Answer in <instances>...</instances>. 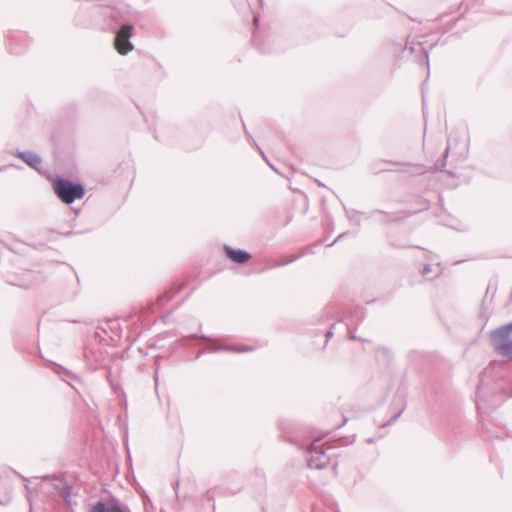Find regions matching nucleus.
<instances>
[{
    "label": "nucleus",
    "instance_id": "nucleus-1",
    "mask_svg": "<svg viewBox=\"0 0 512 512\" xmlns=\"http://www.w3.org/2000/svg\"><path fill=\"white\" fill-rule=\"evenodd\" d=\"M130 5L124 3L102 5L97 3L81 5L75 15V22L84 28L97 29L103 32L118 27L119 16L127 12Z\"/></svg>",
    "mask_w": 512,
    "mask_h": 512
},
{
    "label": "nucleus",
    "instance_id": "nucleus-2",
    "mask_svg": "<svg viewBox=\"0 0 512 512\" xmlns=\"http://www.w3.org/2000/svg\"><path fill=\"white\" fill-rule=\"evenodd\" d=\"M119 17L118 27L110 31L114 33V45L117 52L121 55H127L134 49L130 38L134 32V21L137 18V12L131 7L129 11L122 12Z\"/></svg>",
    "mask_w": 512,
    "mask_h": 512
},
{
    "label": "nucleus",
    "instance_id": "nucleus-3",
    "mask_svg": "<svg viewBox=\"0 0 512 512\" xmlns=\"http://www.w3.org/2000/svg\"><path fill=\"white\" fill-rule=\"evenodd\" d=\"M317 442L318 440L312 442L305 452L307 466L310 469L316 470H322L328 466H331L334 474L336 475L338 462L330 453L333 449L331 447L324 449L323 445L317 444Z\"/></svg>",
    "mask_w": 512,
    "mask_h": 512
},
{
    "label": "nucleus",
    "instance_id": "nucleus-4",
    "mask_svg": "<svg viewBox=\"0 0 512 512\" xmlns=\"http://www.w3.org/2000/svg\"><path fill=\"white\" fill-rule=\"evenodd\" d=\"M488 340L498 356L512 361V321L491 330Z\"/></svg>",
    "mask_w": 512,
    "mask_h": 512
},
{
    "label": "nucleus",
    "instance_id": "nucleus-5",
    "mask_svg": "<svg viewBox=\"0 0 512 512\" xmlns=\"http://www.w3.org/2000/svg\"><path fill=\"white\" fill-rule=\"evenodd\" d=\"M4 278L10 285L29 289L44 282L45 276L38 270L17 268L6 271Z\"/></svg>",
    "mask_w": 512,
    "mask_h": 512
},
{
    "label": "nucleus",
    "instance_id": "nucleus-6",
    "mask_svg": "<svg viewBox=\"0 0 512 512\" xmlns=\"http://www.w3.org/2000/svg\"><path fill=\"white\" fill-rule=\"evenodd\" d=\"M53 190L57 197L65 204H71L75 200L82 199L85 195V187L82 183L63 177H58L54 180Z\"/></svg>",
    "mask_w": 512,
    "mask_h": 512
},
{
    "label": "nucleus",
    "instance_id": "nucleus-7",
    "mask_svg": "<svg viewBox=\"0 0 512 512\" xmlns=\"http://www.w3.org/2000/svg\"><path fill=\"white\" fill-rule=\"evenodd\" d=\"M42 481H50L54 490L63 498L67 504H71L72 487L64 478L56 475H44L41 477Z\"/></svg>",
    "mask_w": 512,
    "mask_h": 512
},
{
    "label": "nucleus",
    "instance_id": "nucleus-8",
    "mask_svg": "<svg viewBox=\"0 0 512 512\" xmlns=\"http://www.w3.org/2000/svg\"><path fill=\"white\" fill-rule=\"evenodd\" d=\"M83 357L86 365L91 371H96L104 361V352L101 348L93 349L89 346L84 348Z\"/></svg>",
    "mask_w": 512,
    "mask_h": 512
},
{
    "label": "nucleus",
    "instance_id": "nucleus-9",
    "mask_svg": "<svg viewBox=\"0 0 512 512\" xmlns=\"http://www.w3.org/2000/svg\"><path fill=\"white\" fill-rule=\"evenodd\" d=\"M405 51H409L410 54H415V60L419 63V65H425L429 70V56L425 48L421 43L416 44H408L406 43Z\"/></svg>",
    "mask_w": 512,
    "mask_h": 512
},
{
    "label": "nucleus",
    "instance_id": "nucleus-10",
    "mask_svg": "<svg viewBox=\"0 0 512 512\" xmlns=\"http://www.w3.org/2000/svg\"><path fill=\"white\" fill-rule=\"evenodd\" d=\"M223 249L226 257L236 264H245L252 258L249 252L242 249H235L229 245H224Z\"/></svg>",
    "mask_w": 512,
    "mask_h": 512
},
{
    "label": "nucleus",
    "instance_id": "nucleus-11",
    "mask_svg": "<svg viewBox=\"0 0 512 512\" xmlns=\"http://www.w3.org/2000/svg\"><path fill=\"white\" fill-rule=\"evenodd\" d=\"M23 162H25L29 167L39 170L42 164V159L39 155L30 152V151H17L16 154Z\"/></svg>",
    "mask_w": 512,
    "mask_h": 512
},
{
    "label": "nucleus",
    "instance_id": "nucleus-12",
    "mask_svg": "<svg viewBox=\"0 0 512 512\" xmlns=\"http://www.w3.org/2000/svg\"><path fill=\"white\" fill-rule=\"evenodd\" d=\"M253 347L251 346H233V345H227V344H217L212 345L207 348V351L210 353H217L220 351H228V352H236V353H243V352H249L252 351Z\"/></svg>",
    "mask_w": 512,
    "mask_h": 512
},
{
    "label": "nucleus",
    "instance_id": "nucleus-13",
    "mask_svg": "<svg viewBox=\"0 0 512 512\" xmlns=\"http://www.w3.org/2000/svg\"><path fill=\"white\" fill-rule=\"evenodd\" d=\"M381 214L386 217V219L382 220V223H399L403 221L405 218L409 217L411 213L407 212H385L383 210L376 209L371 212V215L373 214Z\"/></svg>",
    "mask_w": 512,
    "mask_h": 512
},
{
    "label": "nucleus",
    "instance_id": "nucleus-14",
    "mask_svg": "<svg viewBox=\"0 0 512 512\" xmlns=\"http://www.w3.org/2000/svg\"><path fill=\"white\" fill-rule=\"evenodd\" d=\"M108 507V512H131L128 506L120 504L119 500L115 497H111L108 502H105Z\"/></svg>",
    "mask_w": 512,
    "mask_h": 512
},
{
    "label": "nucleus",
    "instance_id": "nucleus-15",
    "mask_svg": "<svg viewBox=\"0 0 512 512\" xmlns=\"http://www.w3.org/2000/svg\"><path fill=\"white\" fill-rule=\"evenodd\" d=\"M366 316L365 309L362 307H355L350 315V323H347V326L349 327L353 323L359 324L361 323Z\"/></svg>",
    "mask_w": 512,
    "mask_h": 512
},
{
    "label": "nucleus",
    "instance_id": "nucleus-16",
    "mask_svg": "<svg viewBox=\"0 0 512 512\" xmlns=\"http://www.w3.org/2000/svg\"><path fill=\"white\" fill-rule=\"evenodd\" d=\"M345 215L348 218V220L354 224L357 228H360L361 226V220H360V212L354 209H348L345 205H343Z\"/></svg>",
    "mask_w": 512,
    "mask_h": 512
},
{
    "label": "nucleus",
    "instance_id": "nucleus-17",
    "mask_svg": "<svg viewBox=\"0 0 512 512\" xmlns=\"http://www.w3.org/2000/svg\"><path fill=\"white\" fill-rule=\"evenodd\" d=\"M252 42L261 53H273L277 51L276 49L265 47L264 44H262L259 35L256 31L253 32Z\"/></svg>",
    "mask_w": 512,
    "mask_h": 512
},
{
    "label": "nucleus",
    "instance_id": "nucleus-18",
    "mask_svg": "<svg viewBox=\"0 0 512 512\" xmlns=\"http://www.w3.org/2000/svg\"><path fill=\"white\" fill-rule=\"evenodd\" d=\"M393 164L397 165H406V163L393 162ZM409 166L408 172L411 175H422L426 172L425 167L421 164H407Z\"/></svg>",
    "mask_w": 512,
    "mask_h": 512
},
{
    "label": "nucleus",
    "instance_id": "nucleus-19",
    "mask_svg": "<svg viewBox=\"0 0 512 512\" xmlns=\"http://www.w3.org/2000/svg\"><path fill=\"white\" fill-rule=\"evenodd\" d=\"M484 0H463L461 2V6H465V11L469 10H475L478 11V9L483 5Z\"/></svg>",
    "mask_w": 512,
    "mask_h": 512
},
{
    "label": "nucleus",
    "instance_id": "nucleus-20",
    "mask_svg": "<svg viewBox=\"0 0 512 512\" xmlns=\"http://www.w3.org/2000/svg\"><path fill=\"white\" fill-rule=\"evenodd\" d=\"M449 151H450V145L448 144V146L446 147L445 151H444V154H443V158L441 160H438L434 166H433V171H443V169L445 168L446 166V160L448 158V155H449Z\"/></svg>",
    "mask_w": 512,
    "mask_h": 512
},
{
    "label": "nucleus",
    "instance_id": "nucleus-21",
    "mask_svg": "<svg viewBox=\"0 0 512 512\" xmlns=\"http://www.w3.org/2000/svg\"><path fill=\"white\" fill-rule=\"evenodd\" d=\"M388 239L390 244L396 248H407L410 246L405 239L397 238L393 234H389Z\"/></svg>",
    "mask_w": 512,
    "mask_h": 512
},
{
    "label": "nucleus",
    "instance_id": "nucleus-22",
    "mask_svg": "<svg viewBox=\"0 0 512 512\" xmlns=\"http://www.w3.org/2000/svg\"><path fill=\"white\" fill-rule=\"evenodd\" d=\"M405 408H406V403L404 402L401 409L397 413H395L392 417H390V419L387 420L385 423L380 425V429L386 428V427L392 425L393 423H395L398 420V418L401 416V414L403 413Z\"/></svg>",
    "mask_w": 512,
    "mask_h": 512
},
{
    "label": "nucleus",
    "instance_id": "nucleus-23",
    "mask_svg": "<svg viewBox=\"0 0 512 512\" xmlns=\"http://www.w3.org/2000/svg\"><path fill=\"white\" fill-rule=\"evenodd\" d=\"M184 338H187V339H201V340H203L205 342L212 343V344L218 343L217 339L211 338V337L206 336L204 334L193 333V334H189L187 336H184Z\"/></svg>",
    "mask_w": 512,
    "mask_h": 512
},
{
    "label": "nucleus",
    "instance_id": "nucleus-24",
    "mask_svg": "<svg viewBox=\"0 0 512 512\" xmlns=\"http://www.w3.org/2000/svg\"><path fill=\"white\" fill-rule=\"evenodd\" d=\"M142 501L144 512H155V507L153 506L151 499L146 493H143Z\"/></svg>",
    "mask_w": 512,
    "mask_h": 512
},
{
    "label": "nucleus",
    "instance_id": "nucleus-25",
    "mask_svg": "<svg viewBox=\"0 0 512 512\" xmlns=\"http://www.w3.org/2000/svg\"><path fill=\"white\" fill-rule=\"evenodd\" d=\"M280 428L282 429L284 437L286 438L287 441L298 445L299 448H301V449L303 448V445L298 442V440L295 436L290 435V433L288 431H285V429L281 425H280Z\"/></svg>",
    "mask_w": 512,
    "mask_h": 512
},
{
    "label": "nucleus",
    "instance_id": "nucleus-26",
    "mask_svg": "<svg viewBox=\"0 0 512 512\" xmlns=\"http://www.w3.org/2000/svg\"><path fill=\"white\" fill-rule=\"evenodd\" d=\"M105 501H98L91 509V512H108Z\"/></svg>",
    "mask_w": 512,
    "mask_h": 512
},
{
    "label": "nucleus",
    "instance_id": "nucleus-27",
    "mask_svg": "<svg viewBox=\"0 0 512 512\" xmlns=\"http://www.w3.org/2000/svg\"><path fill=\"white\" fill-rule=\"evenodd\" d=\"M21 478H22L26 483H28V482H29V480H28L26 477L21 476ZM25 489H26V492H27V500H28V502H29V504H30V512H32L31 489H30V487L28 486V484H25Z\"/></svg>",
    "mask_w": 512,
    "mask_h": 512
},
{
    "label": "nucleus",
    "instance_id": "nucleus-28",
    "mask_svg": "<svg viewBox=\"0 0 512 512\" xmlns=\"http://www.w3.org/2000/svg\"><path fill=\"white\" fill-rule=\"evenodd\" d=\"M106 378L108 380V382L110 383L111 385V388L114 390V392L116 393L117 392V389H118V384L114 383L113 379H112V375H111V371L108 370L107 371V374H106Z\"/></svg>",
    "mask_w": 512,
    "mask_h": 512
},
{
    "label": "nucleus",
    "instance_id": "nucleus-29",
    "mask_svg": "<svg viewBox=\"0 0 512 512\" xmlns=\"http://www.w3.org/2000/svg\"><path fill=\"white\" fill-rule=\"evenodd\" d=\"M297 259H298V257H297V256H295V257H293V258H291V259H289V260H286V261H283V262L276 263L273 267L286 266V265H288V264H290V263L294 262V261H295V260H297Z\"/></svg>",
    "mask_w": 512,
    "mask_h": 512
},
{
    "label": "nucleus",
    "instance_id": "nucleus-30",
    "mask_svg": "<svg viewBox=\"0 0 512 512\" xmlns=\"http://www.w3.org/2000/svg\"><path fill=\"white\" fill-rule=\"evenodd\" d=\"M347 235H349V232H343L340 235L337 236V238L329 245L330 247L334 246L337 242L340 240H343Z\"/></svg>",
    "mask_w": 512,
    "mask_h": 512
},
{
    "label": "nucleus",
    "instance_id": "nucleus-31",
    "mask_svg": "<svg viewBox=\"0 0 512 512\" xmlns=\"http://www.w3.org/2000/svg\"><path fill=\"white\" fill-rule=\"evenodd\" d=\"M376 352L382 353L383 355H385L387 357L391 356V351L387 347H378Z\"/></svg>",
    "mask_w": 512,
    "mask_h": 512
},
{
    "label": "nucleus",
    "instance_id": "nucleus-32",
    "mask_svg": "<svg viewBox=\"0 0 512 512\" xmlns=\"http://www.w3.org/2000/svg\"><path fill=\"white\" fill-rule=\"evenodd\" d=\"M206 502L210 508V512H214V510H215L214 502H213L212 497H210L208 493L206 496Z\"/></svg>",
    "mask_w": 512,
    "mask_h": 512
},
{
    "label": "nucleus",
    "instance_id": "nucleus-33",
    "mask_svg": "<svg viewBox=\"0 0 512 512\" xmlns=\"http://www.w3.org/2000/svg\"><path fill=\"white\" fill-rule=\"evenodd\" d=\"M58 368L61 370V372L59 371L58 374L61 375V376H67V377H71L72 374L70 371H68L67 369H65L64 367L62 366H58Z\"/></svg>",
    "mask_w": 512,
    "mask_h": 512
},
{
    "label": "nucleus",
    "instance_id": "nucleus-34",
    "mask_svg": "<svg viewBox=\"0 0 512 512\" xmlns=\"http://www.w3.org/2000/svg\"><path fill=\"white\" fill-rule=\"evenodd\" d=\"M384 437V434L380 433L376 438L375 437H370V438H367L366 439V443L368 444H373L375 443L377 440L381 439Z\"/></svg>",
    "mask_w": 512,
    "mask_h": 512
},
{
    "label": "nucleus",
    "instance_id": "nucleus-35",
    "mask_svg": "<svg viewBox=\"0 0 512 512\" xmlns=\"http://www.w3.org/2000/svg\"><path fill=\"white\" fill-rule=\"evenodd\" d=\"M431 270H432L431 265H430V264H426V265L423 267V269H422V271H421V274H422L423 276H427V275L431 272Z\"/></svg>",
    "mask_w": 512,
    "mask_h": 512
},
{
    "label": "nucleus",
    "instance_id": "nucleus-36",
    "mask_svg": "<svg viewBox=\"0 0 512 512\" xmlns=\"http://www.w3.org/2000/svg\"><path fill=\"white\" fill-rule=\"evenodd\" d=\"M172 297H173V294H168V293H166V294H164V295L160 296L158 300H159V302L168 301V300H170Z\"/></svg>",
    "mask_w": 512,
    "mask_h": 512
},
{
    "label": "nucleus",
    "instance_id": "nucleus-37",
    "mask_svg": "<svg viewBox=\"0 0 512 512\" xmlns=\"http://www.w3.org/2000/svg\"><path fill=\"white\" fill-rule=\"evenodd\" d=\"M334 325L335 324H332L331 328L329 330H327L326 333H325L326 342H328L330 340V338L333 336L332 328L334 327Z\"/></svg>",
    "mask_w": 512,
    "mask_h": 512
},
{
    "label": "nucleus",
    "instance_id": "nucleus-38",
    "mask_svg": "<svg viewBox=\"0 0 512 512\" xmlns=\"http://www.w3.org/2000/svg\"><path fill=\"white\" fill-rule=\"evenodd\" d=\"M22 51L23 50L21 48H19V49L18 48H13L12 44H10V46H9V52L10 53L20 54V53H22Z\"/></svg>",
    "mask_w": 512,
    "mask_h": 512
},
{
    "label": "nucleus",
    "instance_id": "nucleus-39",
    "mask_svg": "<svg viewBox=\"0 0 512 512\" xmlns=\"http://www.w3.org/2000/svg\"><path fill=\"white\" fill-rule=\"evenodd\" d=\"M253 144L254 146L258 149L259 153L261 154V156L266 160L268 161L264 151L257 145V143L253 140Z\"/></svg>",
    "mask_w": 512,
    "mask_h": 512
},
{
    "label": "nucleus",
    "instance_id": "nucleus-40",
    "mask_svg": "<svg viewBox=\"0 0 512 512\" xmlns=\"http://www.w3.org/2000/svg\"><path fill=\"white\" fill-rule=\"evenodd\" d=\"M158 370H159V367L157 366L155 368V373H154V381H155V388L157 389L158 387Z\"/></svg>",
    "mask_w": 512,
    "mask_h": 512
},
{
    "label": "nucleus",
    "instance_id": "nucleus-41",
    "mask_svg": "<svg viewBox=\"0 0 512 512\" xmlns=\"http://www.w3.org/2000/svg\"><path fill=\"white\" fill-rule=\"evenodd\" d=\"M253 25H254L255 29L258 28V25H259V17L258 16L253 17Z\"/></svg>",
    "mask_w": 512,
    "mask_h": 512
},
{
    "label": "nucleus",
    "instance_id": "nucleus-42",
    "mask_svg": "<svg viewBox=\"0 0 512 512\" xmlns=\"http://www.w3.org/2000/svg\"><path fill=\"white\" fill-rule=\"evenodd\" d=\"M348 329H350V326L348 327ZM349 338L352 339V340H355V339H358L355 334L352 333L351 330H349Z\"/></svg>",
    "mask_w": 512,
    "mask_h": 512
},
{
    "label": "nucleus",
    "instance_id": "nucleus-43",
    "mask_svg": "<svg viewBox=\"0 0 512 512\" xmlns=\"http://www.w3.org/2000/svg\"><path fill=\"white\" fill-rule=\"evenodd\" d=\"M203 352L202 351H199L196 356H195V359H199L201 356H202Z\"/></svg>",
    "mask_w": 512,
    "mask_h": 512
},
{
    "label": "nucleus",
    "instance_id": "nucleus-44",
    "mask_svg": "<svg viewBox=\"0 0 512 512\" xmlns=\"http://www.w3.org/2000/svg\"><path fill=\"white\" fill-rule=\"evenodd\" d=\"M178 487H179V482L177 481V482L175 483V490H177V489H178Z\"/></svg>",
    "mask_w": 512,
    "mask_h": 512
},
{
    "label": "nucleus",
    "instance_id": "nucleus-45",
    "mask_svg": "<svg viewBox=\"0 0 512 512\" xmlns=\"http://www.w3.org/2000/svg\"><path fill=\"white\" fill-rule=\"evenodd\" d=\"M345 422H347V419H344L343 423L341 425H338L337 427L340 428Z\"/></svg>",
    "mask_w": 512,
    "mask_h": 512
},
{
    "label": "nucleus",
    "instance_id": "nucleus-46",
    "mask_svg": "<svg viewBox=\"0 0 512 512\" xmlns=\"http://www.w3.org/2000/svg\"><path fill=\"white\" fill-rule=\"evenodd\" d=\"M245 134L250 137V134L246 129H245Z\"/></svg>",
    "mask_w": 512,
    "mask_h": 512
},
{
    "label": "nucleus",
    "instance_id": "nucleus-47",
    "mask_svg": "<svg viewBox=\"0 0 512 512\" xmlns=\"http://www.w3.org/2000/svg\"><path fill=\"white\" fill-rule=\"evenodd\" d=\"M262 1H263V0H259L260 4H262Z\"/></svg>",
    "mask_w": 512,
    "mask_h": 512
}]
</instances>
